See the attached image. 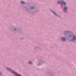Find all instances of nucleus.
Wrapping results in <instances>:
<instances>
[{"mask_svg": "<svg viewBox=\"0 0 76 76\" xmlns=\"http://www.w3.org/2000/svg\"><path fill=\"white\" fill-rule=\"evenodd\" d=\"M67 7H65L64 8V11L65 12H67Z\"/></svg>", "mask_w": 76, "mask_h": 76, "instance_id": "f257e3e1", "label": "nucleus"}, {"mask_svg": "<svg viewBox=\"0 0 76 76\" xmlns=\"http://www.w3.org/2000/svg\"><path fill=\"white\" fill-rule=\"evenodd\" d=\"M61 39L62 41H65L66 40V39H65L64 37H62L61 38Z\"/></svg>", "mask_w": 76, "mask_h": 76, "instance_id": "f03ea898", "label": "nucleus"}, {"mask_svg": "<svg viewBox=\"0 0 76 76\" xmlns=\"http://www.w3.org/2000/svg\"><path fill=\"white\" fill-rule=\"evenodd\" d=\"M62 4H63L64 6L66 4V3L64 2L63 1H62Z\"/></svg>", "mask_w": 76, "mask_h": 76, "instance_id": "7ed1b4c3", "label": "nucleus"}, {"mask_svg": "<svg viewBox=\"0 0 76 76\" xmlns=\"http://www.w3.org/2000/svg\"><path fill=\"white\" fill-rule=\"evenodd\" d=\"M76 39V37L75 36H74L73 38V40H75Z\"/></svg>", "mask_w": 76, "mask_h": 76, "instance_id": "20e7f679", "label": "nucleus"}, {"mask_svg": "<svg viewBox=\"0 0 76 76\" xmlns=\"http://www.w3.org/2000/svg\"><path fill=\"white\" fill-rule=\"evenodd\" d=\"M20 3H22V4H25V2L23 1H21Z\"/></svg>", "mask_w": 76, "mask_h": 76, "instance_id": "39448f33", "label": "nucleus"}, {"mask_svg": "<svg viewBox=\"0 0 76 76\" xmlns=\"http://www.w3.org/2000/svg\"><path fill=\"white\" fill-rule=\"evenodd\" d=\"M29 63L30 64H32V62H31V61H29Z\"/></svg>", "mask_w": 76, "mask_h": 76, "instance_id": "423d86ee", "label": "nucleus"}, {"mask_svg": "<svg viewBox=\"0 0 76 76\" xmlns=\"http://www.w3.org/2000/svg\"><path fill=\"white\" fill-rule=\"evenodd\" d=\"M8 70H11V69L9 68H7Z\"/></svg>", "mask_w": 76, "mask_h": 76, "instance_id": "0eeeda50", "label": "nucleus"}, {"mask_svg": "<svg viewBox=\"0 0 76 76\" xmlns=\"http://www.w3.org/2000/svg\"><path fill=\"white\" fill-rule=\"evenodd\" d=\"M58 4H60V1H58Z\"/></svg>", "mask_w": 76, "mask_h": 76, "instance_id": "6e6552de", "label": "nucleus"}, {"mask_svg": "<svg viewBox=\"0 0 76 76\" xmlns=\"http://www.w3.org/2000/svg\"><path fill=\"white\" fill-rule=\"evenodd\" d=\"M53 13L55 14V15H56V14L55 13V12H53Z\"/></svg>", "mask_w": 76, "mask_h": 76, "instance_id": "1a4fd4ad", "label": "nucleus"}, {"mask_svg": "<svg viewBox=\"0 0 76 76\" xmlns=\"http://www.w3.org/2000/svg\"><path fill=\"white\" fill-rule=\"evenodd\" d=\"M31 9H34V7H32Z\"/></svg>", "mask_w": 76, "mask_h": 76, "instance_id": "9d476101", "label": "nucleus"}, {"mask_svg": "<svg viewBox=\"0 0 76 76\" xmlns=\"http://www.w3.org/2000/svg\"><path fill=\"white\" fill-rule=\"evenodd\" d=\"M1 72H0V75H1Z\"/></svg>", "mask_w": 76, "mask_h": 76, "instance_id": "9b49d317", "label": "nucleus"}, {"mask_svg": "<svg viewBox=\"0 0 76 76\" xmlns=\"http://www.w3.org/2000/svg\"><path fill=\"white\" fill-rule=\"evenodd\" d=\"M70 37H71V35H70Z\"/></svg>", "mask_w": 76, "mask_h": 76, "instance_id": "f8f14e48", "label": "nucleus"}]
</instances>
